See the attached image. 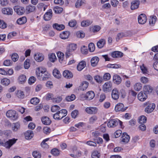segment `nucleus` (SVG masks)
Masks as SVG:
<instances>
[{"instance_id":"nucleus-47","label":"nucleus","mask_w":158,"mask_h":158,"mask_svg":"<svg viewBox=\"0 0 158 158\" xmlns=\"http://www.w3.org/2000/svg\"><path fill=\"white\" fill-rule=\"evenodd\" d=\"M39 102V99L37 98H33L30 100L31 103L34 105H37Z\"/></svg>"},{"instance_id":"nucleus-28","label":"nucleus","mask_w":158,"mask_h":158,"mask_svg":"<svg viewBox=\"0 0 158 158\" xmlns=\"http://www.w3.org/2000/svg\"><path fill=\"white\" fill-rule=\"evenodd\" d=\"M99 61V58L97 56H95L92 58L91 60V65L95 67L97 65Z\"/></svg>"},{"instance_id":"nucleus-55","label":"nucleus","mask_w":158,"mask_h":158,"mask_svg":"<svg viewBox=\"0 0 158 158\" xmlns=\"http://www.w3.org/2000/svg\"><path fill=\"white\" fill-rule=\"evenodd\" d=\"M32 155L35 158H40L41 154L39 152L37 151H34L32 153Z\"/></svg>"},{"instance_id":"nucleus-63","label":"nucleus","mask_w":158,"mask_h":158,"mask_svg":"<svg viewBox=\"0 0 158 158\" xmlns=\"http://www.w3.org/2000/svg\"><path fill=\"white\" fill-rule=\"evenodd\" d=\"M19 80L20 82H24L26 80V77L24 75H22L19 77Z\"/></svg>"},{"instance_id":"nucleus-19","label":"nucleus","mask_w":158,"mask_h":158,"mask_svg":"<svg viewBox=\"0 0 158 158\" xmlns=\"http://www.w3.org/2000/svg\"><path fill=\"white\" fill-rule=\"evenodd\" d=\"M86 62L84 61L80 62L77 65V68L78 71H81L86 66Z\"/></svg>"},{"instance_id":"nucleus-10","label":"nucleus","mask_w":158,"mask_h":158,"mask_svg":"<svg viewBox=\"0 0 158 158\" xmlns=\"http://www.w3.org/2000/svg\"><path fill=\"white\" fill-rule=\"evenodd\" d=\"M112 84L110 81H107L103 85L102 90L106 92H109L111 90Z\"/></svg>"},{"instance_id":"nucleus-5","label":"nucleus","mask_w":158,"mask_h":158,"mask_svg":"<svg viewBox=\"0 0 158 158\" xmlns=\"http://www.w3.org/2000/svg\"><path fill=\"white\" fill-rule=\"evenodd\" d=\"M6 115L7 117L10 118L13 120H16L18 117L16 111L11 110L7 111L6 113Z\"/></svg>"},{"instance_id":"nucleus-21","label":"nucleus","mask_w":158,"mask_h":158,"mask_svg":"<svg viewBox=\"0 0 158 158\" xmlns=\"http://www.w3.org/2000/svg\"><path fill=\"white\" fill-rule=\"evenodd\" d=\"M122 79L119 76L115 75L113 77V81L114 83L117 84H119L121 82Z\"/></svg>"},{"instance_id":"nucleus-53","label":"nucleus","mask_w":158,"mask_h":158,"mask_svg":"<svg viewBox=\"0 0 158 158\" xmlns=\"http://www.w3.org/2000/svg\"><path fill=\"white\" fill-rule=\"evenodd\" d=\"M82 87L81 89L82 90H84L86 89L88 86V83L86 81H84L82 83Z\"/></svg>"},{"instance_id":"nucleus-7","label":"nucleus","mask_w":158,"mask_h":158,"mask_svg":"<svg viewBox=\"0 0 158 158\" xmlns=\"http://www.w3.org/2000/svg\"><path fill=\"white\" fill-rule=\"evenodd\" d=\"M119 123L121 126L122 122L118 119L110 120L107 123V126L109 127H114Z\"/></svg>"},{"instance_id":"nucleus-57","label":"nucleus","mask_w":158,"mask_h":158,"mask_svg":"<svg viewBox=\"0 0 158 158\" xmlns=\"http://www.w3.org/2000/svg\"><path fill=\"white\" fill-rule=\"evenodd\" d=\"M7 26L6 24L4 21L2 20H0V28L4 29Z\"/></svg>"},{"instance_id":"nucleus-60","label":"nucleus","mask_w":158,"mask_h":158,"mask_svg":"<svg viewBox=\"0 0 158 158\" xmlns=\"http://www.w3.org/2000/svg\"><path fill=\"white\" fill-rule=\"evenodd\" d=\"M51 153L54 156H57L59 155V152L56 148H54L51 151Z\"/></svg>"},{"instance_id":"nucleus-46","label":"nucleus","mask_w":158,"mask_h":158,"mask_svg":"<svg viewBox=\"0 0 158 158\" xmlns=\"http://www.w3.org/2000/svg\"><path fill=\"white\" fill-rule=\"evenodd\" d=\"M57 56L59 58V61L60 62H61L64 58V55L63 53L61 52H58L57 53Z\"/></svg>"},{"instance_id":"nucleus-44","label":"nucleus","mask_w":158,"mask_h":158,"mask_svg":"<svg viewBox=\"0 0 158 158\" xmlns=\"http://www.w3.org/2000/svg\"><path fill=\"white\" fill-rule=\"evenodd\" d=\"M100 155L97 151H94L92 154V158H100Z\"/></svg>"},{"instance_id":"nucleus-52","label":"nucleus","mask_w":158,"mask_h":158,"mask_svg":"<svg viewBox=\"0 0 158 158\" xmlns=\"http://www.w3.org/2000/svg\"><path fill=\"white\" fill-rule=\"evenodd\" d=\"M17 95L18 98L21 99H23L25 97V95L23 92L20 90L18 91L17 94Z\"/></svg>"},{"instance_id":"nucleus-36","label":"nucleus","mask_w":158,"mask_h":158,"mask_svg":"<svg viewBox=\"0 0 158 158\" xmlns=\"http://www.w3.org/2000/svg\"><path fill=\"white\" fill-rule=\"evenodd\" d=\"M156 19L157 18L156 16H151L149 21V24L152 26H154Z\"/></svg>"},{"instance_id":"nucleus-58","label":"nucleus","mask_w":158,"mask_h":158,"mask_svg":"<svg viewBox=\"0 0 158 158\" xmlns=\"http://www.w3.org/2000/svg\"><path fill=\"white\" fill-rule=\"evenodd\" d=\"M11 59L13 61H16L19 59V56L16 53H13L11 56Z\"/></svg>"},{"instance_id":"nucleus-20","label":"nucleus","mask_w":158,"mask_h":158,"mask_svg":"<svg viewBox=\"0 0 158 158\" xmlns=\"http://www.w3.org/2000/svg\"><path fill=\"white\" fill-rule=\"evenodd\" d=\"M139 1L135 0L133 1L131 3V9L134 10L137 9L139 7Z\"/></svg>"},{"instance_id":"nucleus-42","label":"nucleus","mask_w":158,"mask_h":158,"mask_svg":"<svg viewBox=\"0 0 158 158\" xmlns=\"http://www.w3.org/2000/svg\"><path fill=\"white\" fill-rule=\"evenodd\" d=\"M49 60L52 62H54L56 59L55 54L54 53H52L49 55Z\"/></svg>"},{"instance_id":"nucleus-6","label":"nucleus","mask_w":158,"mask_h":158,"mask_svg":"<svg viewBox=\"0 0 158 158\" xmlns=\"http://www.w3.org/2000/svg\"><path fill=\"white\" fill-rule=\"evenodd\" d=\"M145 106H147V107L145 109V112L149 113L152 112L154 110L155 107V104L150 102H146L144 103Z\"/></svg>"},{"instance_id":"nucleus-1","label":"nucleus","mask_w":158,"mask_h":158,"mask_svg":"<svg viewBox=\"0 0 158 158\" xmlns=\"http://www.w3.org/2000/svg\"><path fill=\"white\" fill-rule=\"evenodd\" d=\"M36 74L38 79L41 81L47 80L50 76L46 69L42 67L38 68L36 70Z\"/></svg>"},{"instance_id":"nucleus-30","label":"nucleus","mask_w":158,"mask_h":158,"mask_svg":"<svg viewBox=\"0 0 158 158\" xmlns=\"http://www.w3.org/2000/svg\"><path fill=\"white\" fill-rule=\"evenodd\" d=\"M25 138L27 139H31L33 136V134L32 131H28L25 134Z\"/></svg>"},{"instance_id":"nucleus-12","label":"nucleus","mask_w":158,"mask_h":158,"mask_svg":"<svg viewBox=\"0 0 158 158\" xmlns=\"http://www.w3.org/2000/svg\"><path fill=\"white\" fill-rule=\"evenodd\" d=\"M52 12L51 9H49L44 15V18L45 20L48 21L52 17Z\"/></svg>"},{"instance_id":"nucleus-3","label":"nucleus","mask_w":158,"mask_h":158,"mask_svg":"<svg viewBox=\"0 0 158 158\" xmlns=\"http://www.w3.org/2000/svg\"><path fill=\"white\" fill-rule=\"evenodd\" d=\"M17 140V139L13 138L9 139L6 142H4L0 139V145L5 147L6 148L9 149L16 142Z\"/></svg>"},{"instance_id":"nucleus-40","label":"nucleus","mask_w":158,"mask_h":158,"mask_svg":"<svg viewBox=\"0 0 158 158\" xmlns=\"http://www.w3.org/2000/svg\"><path fill=\"white\" fill-rule=\"evenodd\" d=\"M85 4L84 1L82 0H77L76 1L75 6L77 8H80L82 5Z\"/></svg>"},{"instance_id":"nucleus-25","label":"nucleus","mask_w":158,"mask_h":158,"mask_svg":"<svg viewBox=\"0 0 158 158\" xmlns=\"http://www.w3.org/2000/svg\"><path fill=\"white\" fill-rule=\"evenodd\" d=\"M34 58L35 60L38 62H41L44 59V56L41 53H39L35 54L34 56Z\"/></svg>"},{"instance_id":"nucleus-38","label":"nucleus","mask_w":158,"mask_h":158,"mask_svg":"<svg viewBox=\"0 0 158 158\" xmlns=\"http://www.w3.org/2000/svg\"><path fill=\"white\" fill-rule=\"evenodd\" d=\"M35 10V7L34 6L29 5L27 6L26 10L29 13L34 11Z\"/></svg>"},{"instance_id":"nucleus-2","label":"nucleus","mask_w":158,"mask_h":158,"mask_svg":"<svg viewBox=\"0 0 158 158\" xmlns=\"http://www.w3.org/2000/svg\"><path fill=\"white\" fill-rule=\"evenodd\" d=\"M67 111L66 110H60L53 115V118L57 120L62 119L63 117L65 116L67 114Z\"/></svg>"},{"instance_id":"nucleus-59","label":"nucleus","mask_w":158,"mask_h":158,"mask_svg":"<svg viewBox=\"0 0 158 158\" xmlns=\"http://www.w3.org/2000/svg\"><path fill=\"white\" fill-rule=\"evenodd\" d=\"M12 62L10 60H6L3 62V64L6 66H9L11 65Z\"/></svg>"},{"instance_id":"nucleus-29","label":"nucleus","mask_w":158,"mask_h":158,"mask_svg":"<svg viewBox=\"0 0 158 158\" xmlns=\"http://www.w3.org/2000/svg\"><path fill=\"white\" fill-rule=\"evenodd\" d=\"M106 43V41L104 39H102L98 41L97 44V47L100 48H102L104 46Z\"/></svg>"},{"instance_id":"nucleus-33","label":"nucleus","mask_w":158,"mask_h":158,"mask_svg":"<svg viewBox=\"0 0 158 158\" xmlns=\"http://www.w3.org/2000/svg\"><path fill=\"white\" fill-rule=\"evenodd\" d=\"M93 23V21L90 20H87L83 21L81 23V25L82 27H86L89 26Z\"/></svg>"},{"instance_id":"nucleus-13","label":"nucleus","mask_w":158,"mask_h":158,"mask_svg":"<svg viewBox=\"0 0 158 158\" xmlns=\"http://www.w3.org/2000/svg\"><path fill=\"white\" fill-rule=\"evenodd\" d=\"M14 9L17 13L20 15L23 14L25 11L24 7L18 6H15L14 7Z\"/></svg>"},{"instance_id":"nucleus-56","label":"nucleus","mask_w":158,"mask_h":158,"mask_svg":"<svg viewBox=\"0 0 158 158\" xmlns=\"http://www.w3.org/2000/svg\"><path fill=\"white\" fill-rule=\"evenodd\" d=\"M97 119L96 116L93 115L89 118V122L91 124L93 123L97 120Z\"/></svg>"},{"instance_id":"nucleus-39","label":"nucleus","mask_w":158,"mask_h":158,"mask_svg":"<svg viewBox=\"0 0 158 158\" xmlns=\"http://www.w3.org/2000/svg\"><path fill=\"white\" fill-rule=\"evenodd\" d=\"M20 128V123H13V127H12V130L14 131H17Z\"/></svg>"},{"instance_id":"nucleus-22","label":"nucleus","mask_w":158,"mask_h":158,"mask_svg":"<svg viewBox=\"0 0 158 158\" xmlns=\"http://www.w3.org/2000/svg\"><path fill=\"white\" fill-rule=\"evenodd\" d=\"M153 90V88L150 85H145L143 87V92L146 94H150Z\"/></svg>"},{"instance_id":"nucleus-45","label":"nucleus","mask_w":158,"mask_h":158,"mask_svg":"<svg viewBox=\"0 0 158 158\" xmlns=\"http://www.w3.org/2000/svg\"><path fill=\"white\" fill-rule=\"evenodd\" d=\"M10 83V80L7 78H3L1 80V83L3 85L7 86Z\"/></svg>"},{"instance_id":"nucleus-18","label":"nucleus","mask_w":158,"mask_h":158,"mask_svg":"<svg viewBox=\"0 0 158 158\" xmlns=\"http://www.w3.org/2000/svg\"><path fill=\"white\" fill-rule=\"evenodd\" d=\"M111 96L112 98L115 100H117L119 97V92L117 89H113L112 92Z\"/></svg>"},{"instance_id":"nucleus-49","label":"nucleus","mask_w":158,"mask_h":158,"mask_svg":"<svg viewBox=\"0 0 158 158\" xmlns=\"http://www.w3.org/2000/svg\"><path fill=\"white\" fill-rule=\"evenodd\" d=\"M77 36L79 38H83L85 36L84 33L82 31H79L76 33Z\"/></svg>"},{"instance_id":"nucleus-34","label":"nucleus","mask_w":158,"mask_h":158,"mask_svg":"<svg viewBox=\"0 0 158 158\" xmlns=\"http://www.w3.org/2000/svg\"><path fill=\"white\" fill-rule=\"evenodd\" d=\"M27 22V18L25 17H23L18 19L17 21V23L19 25H21Z\"/></svg>"},{"instance_id":"nucleus-54","label":"nucleus","mask_w":158,"mask_h":158,"mask_svg":"<svg viewBox=\"0 0 158 158\" xmlns=\"http://www.w3.org/2000/svg\"><path fill=\"white\" fill-rule=\"evenodd\" d=\"M85 143L87 145L90 146L96 147L97 146V143L95 141H89L86 142Z\"/></svg>"},{"instance_id":"nucleus-4","label":"nucleus","mask_w":158,"mask_h":158,"mask_svg":"<svg viewBox=\"0 0 158 158\" xmlns=\"http://www.w3.org/2000/svg\"><path fill=\"white\" fill-rule=\"evenodd\" d=\"M77 48V45L74 44H69L67 48L65 53V57L68 58L71 54L72 52L75 50Z\"/></svg>"},{"instance_id":"nucleus-27","label":"nucleus","mask_w":158,"mask_h":158,"mask_svg":"<svg viewBox=\"0 0 158 158\" xmlns=\"http://www.w3.org/2000/svg\"><path fill=\"white\" fill-rule=\"evenodd\" d=\"M63 75L64 77L67 78H70L73 77V74L71 72L68 70L64 71Z\"/></svg>"},{"instance_id":"nucleus-48","label":"nucleus","mask_w":158,"mask_h":158,"mask_svg":"<svg viewBox=\"0 0 158 158\" xmlns=\"http://www.w3.org/2000/svg\"><path fill=\"white\" fill-rule=\"evenodd\" d=\"M142 84L140 83H137L134 86V89L137 91H139L142 88Z\"/></svg>"},{"instance_id":"nucleus-61","label":"nucleus","mask_w":158,"mask_h":158,"mask_svg":"<svg viewBox=\"0 0 158 158\" xmlns=\"http://www.w3.org/2000/svg\"><path fill=\"white\" fill-rule=\"evenodd\" d=\"M89 49L91 52H93L95 49V46L94 43H91L88 45Z\"/></svg>"},{"instance_id":"nucleus-17","label":"nucleus","mask_w":158,"mask_h":158,"mask_svg":"<svg viewBox=\"0 0 158 158\" xmlns=\"http://www.w3.org/2000/svg\"><path fill=\"white\" fill-rule=\"evenodd\" d=\"M111 55L114 58H120L123 56V54L120 51H115L112 52Z\"/></svg>"},{"instance_id":"nucleus-41","label":"nucleus","mask_w":158,"mask_h":158,"mask_svg":"<svg viewBox=\"0 0 158 158\" xmlns=\"http://www.w3.org/2000/svg\"><path fill=\"white\" fill-rule=\"evenodd\" d=\"M60 107L56 105L52 106L51 109V110L52 112H57L60 111Z\"/></svg>"},{"instance_id":"nucleus-31","label":"nucleus","mask_w":158,"mask_h":158,"mask_svg":"<svg viewBox=\"0 0 158 158\" xmlns=\"http://www.w3.org/2000/svg\"><path fill=\"white\" fill-rule=\"evenodd\" d=\"M53 27L58 31H61L64 28V26L63 24H58V23H55L53 25Z\"/></svg>"},{"instance_id":"nucleus-51","label":"nucleus","mask_w":158,"mask_h":158,"mask_svg":"<svg viewBox=\"0 0 158 158\" xmlns=\"http://www.w3.org/2000/svg\"><path fill=\"white\" fill-rule=\"evenodd\" d=\"M75 98V96L73 94H72L70 96H68L66 98V100L68 102H70L73 101Z\"/></svg>"},{"instance_id":"nucleus-32","label":"nucleus","mask_w":158,"mask_h":158,"mask_svg":"<svg viewBox=\"0 0 158 158\" xmlns=\"http://www.w3.org/2000/svg\"><path fill=\"white\" fill-rule=\"evenodd\" d=\"M101 29V27L99 25H95L90 28V30L91 32H96L98 31Z\"/></svg>"},{"instance_id":"nucleus-14","label":"nucleus","mask_w":158,"mask_h":158,"mask_svg":"<svg viewBox=\"0 0 158 158\" xmlns=\"http://www.w3.org/2000/svg\"><path fill=\"white\" fill-rule=\"evenodd\" d=\"M94 97L95 94L94 92L92 91H90L86 93L85 96V98L87 100H90L93 99Z\"/></svg>"},{"instance_id":"nucleus-8","label":"nucleus","mask_w":158,"mask_h":158,"mask_svg":"<svg viewBox=\"0 0 158 158\" xmlns=\"http://www.w3.org/2000/svg\"><path fill=\"white\" fill-rule=\"evenodd\" d=\"M98 109L95 107H87L85 109V112L88 114H96L98 111Z\"/></svg>"},{"instance_id":"nucleus-50","label":"nucleus","mask_w":158,"mask_h":158,"mask_svg":"<svg viewBox=\"0 0 158 158\" xmlns=\"http://www.w3.org/2000/svg\"><path fill=\"white\" fill-rule=\"evenodd\" d=\"M107 66L108 68L114 69H117L121 67V65H120L117 64H108Z\"/></svg>"},{"instance_id":"nucleus-35","label":"nucleus","mask_w":158,"mask_h":158,"mask_svg":"<svg viewBox=\"0 0 158 158\" xmlns=\"http://www.w3.org/2000/svg\"><path fill=\"white\" fill-rule=\"evenodd\" d=\"M53 74L55 77L57 78H60L61 76L60 71L56 69H55L53 70Z\"/></svg>"},{"instance_id":"nucleus-24","label":"nucleus","mask_w":158,"mask_h":158,"mask_svg":"<svg viewBox=\"0 0 158 158\" xmlns=\"http://www.w3.org/2000/svg\"><path fill=\"white\" fill-rule=\"evenodd\" d=\"M2 13L4 14L12 15L13 14V10L9 8H5L2 9Z\"/></svg>"},{"instance_id":"nucleus-64","label":"nucleus","mask_w":158,"mask_h":158,"mask_svg":"<svg viewBox=\"0 0 158 158\" xmlns=\"http://www.w3.org/2000/svg\"><path fill=\"white\" fill-rule=\"evenodd\" d=\"M94 79L98 83H101L102 81V77L98 75L95 76L94 77Z\"/></svg>"},{"instance_id":"nucleus-11","label":"nucleus","mask_w":158,"mask_h":158,"mask_svg":"<svg viewBox=\"0 0 158 158\" xmlns=\"http://www.w3.org/2000/svg\"><path fill=\"white\" fill-rule=\"evenodd\" d=\"M148 98L147 95L143 91H141L138 95V98L140 101L143 102Z\"/></svg>"},{"instance_id":"nucleus-9","label":"nucleus","mask_w":158,"mask_h":158,"mask_svg":"<svg viewBox=\"0 0 158 158\" xmlns=\"http://www.w3.org/2000/svg\"><path fill=\"white\" fill-rule=\"evenodd\" d=\"M127 108L124 106V105L121 103L117 104L115 106V110L117 112L119 111L123 112L125 111Z\"/></svg>"},{"instance_id":"nucleus-16","label":"nucleus","mask_w":158,"mask_h":158,"mask_svg":"<svg viewBox=\"0 0 158 158\" xmlns=\"http://www.w3.org/2000/svg\"><path fill=\"white\" fill-rule=\"evenodd\" d=\"M121 139L122 142L124 143H127L129 141L130 137L127 133L124 132L123 134Z\"/></svg>"},{"instance_id":"nucleus-15","label":"nucleus","mask_w":158,"mask_h":158,"mask_svg":"<svg viewBox=\"0 0 158 158\" xmlns=\"http://www.w3.org/2000/svg\"><path fill=\"white\" fill-rule=\"evenodd\" d=\"M147 21L146 16L145 14H141L138 17V21L139 23L143 24Z\"/></svg>"},{"instance_id":"nucleus-23","label":"nucleus","mask_w":158,"mask_h":158,"mask_svg":"<svg viewBox=\"0 0 158 158\" xmlns=\"http://www.w3.org/2000/svg\"><path fill=\"white\" fill-rule=\"evenodd\" d=\"M41 120L43 123L45 125H49L51 123V121L48 117L46 116L42 117Z\"/></svg>"},{"instance_id":"nucleus-26","label":"nucleus","mask_w":158,"mask_h":158,"mask_svg":"<svg viewBox=\"0 0 158 158\" xmlns=\"http://www.w3.org/2000/svg\"><path fill=\"white\" fill-rule=\"evenodd\" d=\"M70 34L69 31H64L60 34V37L62 39H66L69 38Z\"/></svg>"},{"instance_id":"nucleus-43","label":"nucleus","mask_w":158,"mask_h":158,"mask_svg":"<svg viewBox=\"0 0 158 158\" xmlns=\"http://www.w3.org/2000/svg\"><path fill=\"white\" fill-rule=\"evenodd\" d=\"M53 10L55 13L59 14L62 12L63 9L61 7L57 6L54 8Z\"/></svg>"},{"instance_id":"nucleus-37","label":"nucleus","mask_w":158,"mask_h":158,"mask_svg":"<svg viewBox=\"0 0 158 158\" xmlns=\"http://www.w3.org/2000/svg\"><path fill=\"white\" fill-rule=\"evenodd\" d=\"M147 121V118L144 115L140 116L138 119V122L141 124L145 123Z\"/></svg>"},{"instance_id":"nucleus-62","label":"nucleus","mask_w":158,"mask_h":158,"mask_svg":"<svg viewBox=\"0 0 158 158\" xmlns=\"http://www.w3.org/2000/svg\"><path fill=\"white\" fill-rule=\"evenodd\" d=\"M140 68L142 73L143 74H147L148 73V70L147 68L144 66V64L140 66Z\"/></svg>"}]
</instances>
